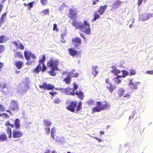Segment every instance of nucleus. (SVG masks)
<instances>
[{"label": "nucleus", "instance_id": "nucleus-43", "mask_svg": "<svg viewBox=\"0 0 153 153\" xmlns=\"http://www.w3.org/2000/svg\"><path fill=\"white\" fill-rule=\"evenodd\" d=\"M129 71L130 76L134 75L136 74V71L133 69L130 70Z\"/></svg>", "mask_w": 153, "mask_h": 153}, {"label": "nucleus", "instance_id": "nucleus-12", "mask_svg": "<svg viewBox=\"0 0 153 153\" xmlns=\"http://www.w3.org/2000/svg\"><path fill=\"white\" fill-rule=\"evenodd\" d=\"M140 83L139 82H133L131 81L128 85L130 86V89L133 91L137 89V86L139 85Z\"/></svg>", "mask_w": 153, "mask_h": 153}, {"label": "nucleus", "instance_id": "nucleus-30", "mask_svg": "<svg viewBox=\"0 0 153 153\" xmlns=\"http://www.w3.org/2000/svg\"><path fill=\"white\" fill-rule=\"evenodd\" d=\"M125 92V90L123 88H120L118 91V94L120 97L123 95Z\"/></svg>", "mask_w": 153, "mask_h": 153}, {"label": "nucleus", "instance_id": "nucleus-16", "mask_svg": "<svg viewBox=\"0 0 153 153\" xmlns=\"http://www.w3.org/2000/svg\"><path fill=\"white\" fill-rule=\"evenodd\" d=\"M99 71V69L98 66H93L92 67L91 73L94 77L97 76Z\"/></svg>", "mask_w": 153, "mask_h": 153}, {"label": "nucleus", "instance_id": "nucleus-61", "mask_svg": "<svg viewBox=\"0 0 153 153\" xmlns=\"http://www.w3.org/2000/svg\"><path fill=\"white\" fill-rule=\"evenodd\" d=\"M122 77V76L120 75H117L116 77H114V79H119V78H120L121 77Z\"/></svg>", "mask_w": 153, "mask_h": 153}, {"label": "nucleus", "instance_id": "nucleus-5", "mask_svg": "<svg viewBox=\"0 0 153 153\" xmlns=\"http://www.w3.org/2000/svg\"><path fill=\"white\" fill-rule=\"evenodd\" d=\"M39 87L42 89H43L45 91L53 90L55 89L56 90H60V88H55V86L51 84L47 83L45 82H44L42 85H39Z\"/></svg>", "mask_w": 153, "mask_h": 153}, {"label": "nucleus", "instance_id": "nucleus-1", "mask_svg": "<svg viewBox=\"0 0 153 153\" xmlns=\"http://www.w3.org/2000/svg\"><path fill=\"white\" fill-rule=\"evenodd\" d=\"M72 25L75 27L76 29H79L87 34L89 35L91 33L90 25L86 21H84L83 25L81 23L78 22L75 20L72 22Z\"/></svg>", "mask_w": 153, "mask_h": 153}, {"label": "nucleus", "instance_id": "nucleus-23", "mask_svg": "<svg viewBox=\"0 0 153 153\" xmlns=\"http://www.w3.org/2000/svg\"><path fill=\"white\" fill-rule=\"evenodd\" d=\"M72 42L74 43H76L79 45L81 44V39L80 38L76 37L72 39Z\"/></svg>", "mask_w": 153, "mask_h": 153}, {"label": "nucleus", "instance_id": "nucleus-28", "mask_svg": "<svg viewBox=\"0 0 153 153\" xmlns=\"http://www.w3.org/2000/svg\"><path fill=\"white\" fill-rule=\"evenodd\" d=\"M71 81V78L68 75V76L63 79V81L68 85L70 84Z\"/></svg>", "mask_w": 153, "mask_h": 153}, {"label": "nucleus", "instance_id": "nucleus-7", "mask_svg": "<svg viewBox=\"0 0 153 153\" xmlns=\"http://www.w3.org/2000/svg\"><path fill=\"white\" fill-rule=\"evenodd\" d=\"M14 124H11L9 121H7L6 122L5 125L6 126H10L12 128L15 127L16 129H18L20 128V121L18 118L16 119L14 121Z\"/></svg>", "mask_w": 153, "mask_h": 153}, {"label": "nucleus", "instance_id": "nucleus-55", "mask_svg": "<svg viewBox=\"0 0 153 153\" xmlns=\"http://www.w3.org/2000/svg\"><path fill=\"white\" fill-rule=\"evenodd\" d=\"M55 128L54 127H53V128H51V134H55Z\"/></svg>", "mask_w": 153, "mask_h": 153}, {"label": "nucleus", "instance_id": "nucleus-35", "mask_svg": "<svg viewBox=\"0 0 153 153\" xmlns=\"http://www.w3.org/2000/svg\"><path fill=\"white\" fill-rule=\"evenodd\" d=\"M64 139L62 137H56V141L57 143L61 142L63 141Z\"/></svg>", "mask_w": 153, "mask_h": 153}, {"label": "nucleus", "instance_id": "nucleus-32", "mask_svg": "<svg viewBox=\"0 0 153 153\" xmlns=\"http://www.w3.org/2000/svg\"><path fill=\"white\" fill-rule=\"evenodd\" d=\"M44 125L46 126H50L52 125L51 121L45 119L44 120Z\"/></svg>", "mask_w": 153, "mask_h": 153}, {"label": "nucleus", "instance_id": "nucleus-39", "mask_svg": "<svg viewBox=\"0 0 153 153\" xmlns=\"http://www.w3.org/2000/svg\"><path fill=\"white\" fill-rule=\"evenodd\" d=\"M42 12L43 15H47L49 13V9H47L42 10Z\"/></svg>", "mask_w": 153, "mask_h": 153}, {"label": "nucleus", "instance_id": "nucleus-15", "mask_svg": "<svg viewBox=\"0 0 153 153\" xmlns=\"http://www.w3.org/2000/svg\"><path fill=\"white\" fill-rule=\"evenodd\" d=\"M14 65L16 67L17 69H20L24 65V63L21 60H18L14 62Z\"/></svg>", "mask_w": 153, "mask_h": 153}, {"label": "nucleus", "instance_id": "nucleus-18", "mask_svg": "<svg viewBox=\"0 0 153 153\" xmlns=\"http://www.w3.org/2000/svg\"><path fill=\"white\" fill-rule=\"evenodd\" d=\"M153 17V14H147L145 13L142 15L143 21H145L149 19L150 18Z\"/></svg>", "mask_w": 153, "mask_h": 153}, {"label": "nucleus", "instance_id": "nucleus-51", "mask_svg": "<svg viewBox=\"0 0 153 153\" xmlns=\"http://www.w3.org/2000/svg\"><path fill=\"white\" fill-rule=\"evenodd\" d=\"M92 4L93 5H95L97 3L99 2V0H92Z\"/></svg>", "mask_w": 153, "mask_h": 153}, {"label": "nucleus", "instance_id": "nucleus-13", "mask_svg": "<svg viewBox=\"0 0 153 153\" xmlns=\"http://www.w3.org/2000/svg\"><path fill=\"white\" fill-rule=\"evenodd\" d=\"M68 51L69 54L73 56H76L80 53V51H78L73 48H69Z\"/></svg>", "mask_w": 153, "mask_h": 153}, {"label": "nucleus", "instance_id": "nucleus-47", "mask_svg": "<svg viewBox=\"0 0 153 153\" xmlns=\"http://www.w3.org/2000/svg\"><path fill=\"white\" fill-rule=\"evenodd\" d=\"M57 25L56 24H54L53 25V30H55L56 32L59 31V29L57 28Z\"/></svg>", "mask_w": 153, "mask_h": 153}, {"label": "nucleus", "instance_id": "nucleus-6", "mask_svg": "<svg viewBox=\"0 0 153 153\" xmlns=\"http://www.w3.org/2000/svg\"><path fill=\"white\" fill-rule=\"evenodd\" d=\"M58 64L59 62L57 60L52 58L48 61L47 66L51 68H58Z\"/></svg>", "mask_w": 153, "mask_h": 153}, {"label": "nucleus", "instance_id": "nucleus-59", "mask_svg": "<svg viewBox=\"0 0 153 153\" xmlns=\"http://www.w3.org/2000/svg\"><path fill=\"white\" fill-rule=\"evenodd\" d=\"M3 3H1L0 4V13L1 12L2 9L3 8Z\"/></svg>", "mask_w": 153, "mask_h": 153}, {"label": "nucleus", "instance_id": "nucleus-58", "mask_svg": "<svg viewBox=\"0 0 153 153\" xmlns=\"http://www.w3.org/2000/svg\"><path fill=\"white\" fill-rule=\"evenodd\" d=\"M65 88H60V90L62 93H64L65 94Z\"/></svg>", "mask_w": 153, "mask_h": 153}, {"label": "nucleus", "instance_id": "nucleus-9", "mask_svg": "<svg viewBox=\"0 0 153 153\" xmlns=\"http://www.w3.org/2000/svg\"><path fill=\"white\" fill-rule=\"evenodd\" d=\"M25 57L26 60L29 61L30 58L35 59L36 58L35 55L31 52L28 50L24 52Z\"/></svg>", "mask_w": 153, "mask_h": 153}, {"label": "nucleus", "instance_id": "nucleus-11", "mask_svg": "<svg viewBox=\"0 0 153 153\" xmlns=\"http://www.w3.org/2000/svg\"><path fill=\"white\" fill-rule=\"evenodd\" d=\"M23 135V133L21 131L13 129L12 132V137L14 138H17L22 137Z\"/></svg>", "mask_w": 153, "mask_h": 153}, {"label": "nucleus", "instance_id": "nucleus-17", "mask_svg": "<svg viewBox=\"0 0 153 153\" xmlns=\"http://www.w3.org/2000/svg\"><path fill=\"white\" fill-rule=\"evenodd\" d=\"M70 13L69 14V17L71 19L76 18L77 13L76 11L71 9H70Z\"/></svg>", "mask_w": 153, "mask_h": 153}, {"label": "nucleus", "instance_id": "nucleus-56", "mask_svg": "<svg viewBox=\"0 0 153 153\" xmlns=\"http://www.w3.org/2000/svg\"><path fill=\"white\" fill-rule=\"evenodd\" d=\"M66 34V31L63 32L61 34V36L62 37L65 36Z\"/></svg>", "mask_w": 153, "mask_h": 153}, {"label": "nucleus", "instance_id": "nucleus-57", "mask_svg": "<svg viewBox=\"0 0 153 153\" xmlns=\"http://www.w3.org/2000/svg\"><path fill=\"white\" fill-rule=\"evenodd\" d=\"M143 1V0H138L137 4L138 6H140L141 4Z\"/></svg>", "mask_w": 153, "mask_h": 153}, {"label": "nucleus", "instance_id": "nucleus-64", "mask_svg": "<svg viewBox=\"0 0 153 153\" xmlns=\"http://www.w3.org/2000/svg\"><path fill=\"white\" fill-rule=\"evenodd\" d=\"M50 150H48L45 153H50Z\"/></svg>", "mask_w": 153, "mask_h": 153}, {"label": "nucleus", "instance_id": "nucleus-38", "mask_svg": "<svg viewBox=\"0 0 153 153\" xmlns=\"http://www.w3.org/2000/svg\"><path fill=\"white\" fill-rule=\"evenodd\" d=\"M5 47L3 45H0V54L3 52L4 51Z\"/></svg>", "mask_w": 153, "mask_h": 153}, {"label": "nucleus", "instance_id": "nucleus-31", "mask_svg": "<svg viewBox=\"0 0 153 153\" xmlns=\"http://www.w3.org/2000/svg\"><path fill=\"white\" fill-rule=\"evenodd\" d=\"M51 70L49 71V74L52 76H55L56 75V73L55 72V70H57L58 68H51Z\"/></svg>", "mask_w": 153, "mask_h": 153}, {"label": "nucleus", "instance_id": "nucleus-63", "mask_svg": "<svg viewBox=\"0 0 153 153\" xmlns=\"http://www.w3.org/2000/svg\"><path fill=\"white\" fill-rule=\"evenodd\" d=\"M54 134H51V137L54 140L55 139V138L54 137V136H55Z\"/></svg>", "mask_w": 153, "mask_h": 153}, {"label": "nucleus", "instance_id": "nucleus-22", "mask_svg": "<svg viewBox=\"0 0 153 153\" xmlns=\"http://www.w3.org/2000/svg\"><path fill=\"white\" fill-rule=\"evenodd\" d=\"M75 69H73L72 71L69 73V74L68 75L71 78L73 77L77 78L79 76V74L77 73H74V72L75 71Z\"/></svg>", "mask_w": 153, "mask_h": 153}, {"label": "nucleus", "instance_id": "nucleus-25", "mask_svg": "<svg viewBox=\"0 0 153 153\" xmlns=\"http://www.w3.org/2000/svg\"><path fill=\"white\" fill-rule=\"evenodd\" d=\"M7 139V136L5 133H3L0 134V141H5Z\"/></svg>", "mask_w": 153, "mask_h": 153}, {"label": "nucleus", "instance_id": "nucleus-21", "mask_svg": "<svg viewBox=\"0 0 153 153\" xmlns=\"http://www.w3.org/2000/svg\"><path fill=\"white\" fill-rule=\"evenodd\" d=\"M75 94L78 97L80 100H82L83 99L84 95L83 92L81 91H76L75 93Z\"/></svg>", "mask_w": 153, "mask_h": 153}, {"label": "nucleus", "instance_id": "nucleus-8", "mask_svg": "<svg viewBox=\"0 0 153 153\" xmlns=\"http://www.w3.org/2000/svg\"><path fill=\"white\" fill-rule=\"evenodd\" d=\"M105 82L107 84L106 88L111 93H112L113 90L116 88V86L112 85L110 80L108 79H106Z\"/></svg>", "mask_w": 153, "mask_h": 153}, {"label": "nucleus", "instance_id": "nucleus-26", "mask_svg": "<svg viewBox=\"0 0 153 153\" xmlns=\"http://www.w3.org/2000/svg\"><path fill=\"white\" fill-rule=\"evenodd\" d=\"M6 131L8 135V138H11L12 137V134L11 128L9 127H7L6 128Z\"/></svg>", "mask_w": 153, "mask_h": 153}, {"label": "nucleus", "instance_id": "nucleus-40", "mask_svg": "<svg viewBox=\"0 0 153 153\" xmlns=\"http://www.w3.org/2000/svg\"><path fill=\"white\" fill-rule=\"evenodd\" d=\"M34 2V1L31 2L27 4H25V5L28 7L29 8V9H30V8H32L33 7V4Z\"/></svg>", "mask_w": 153, "mask_h": 153}, {"label": "nucleus", "instance_id": "nucleus-41", "mask_svg": "<svg viewBox=\"0 0 153 153\" xmlns=\"http://www.w3.org/2000/svg\"><path fill=\"white\" fill-rule=\"evenodd\" d=\"M48 0H40V2L42 5H46L48 4Z\"/></svg>", "mask_w": 153, "mask_h": 153}, {"label": "nucleus", "instance_id": "nucleus-48", "mask_svg": "<svg viewBox=\"0 0 153 153\" xmlns=\"http://www.w3.org/2000/svg\"><path fill=\"white\" fill-rule=\"evenodd\" d=\"M49 93V94L51 95L52 97L54 96L56 94H57V92L54 91H50Z\"/></svg>", "mask_w": 153, "mask_h": 153}, {"label": "nucleus", "instance_id": "nucleus-10", "mask_svg": "<svg viewBox=\"0 0 153 153\" xmlns=\"http://www.w3.org/2000/svg\"><path fill=\"white\" fill-rule=\"evenodd\" d=\"M76 101H72L70 103L66 108L68 110L74 113L75 112V108L76 107Z\"/></svg>", "mask_w": 153, "mask_h": 153}, {"label": "nucleus", "instance_id": "nucleus-50", "mask_svg": "<svg viewBox=\"0 0 153 153\" xmlns=\"http://www.w3.org/2000/svg\"><path fill=\"white\" fill-rule=\"evenodd\" d=\"M147 74H149L153 75V70H149L147 71L146 72Z\"/></svg>", "mask_w": 153, "mask_h": 153}, {"label": "nucleus", "instance_id": "nucleus-46", "mask_svg": "<svg viewBox=\"0 0 153 153\" xmlns=\"http://www.w3.org/2000/svg\"><path fill=\"white\" fill-rule=\"evenodd\" d=\"M87 103L88 105H90L94 103V101L92 100H90L87 102Z\"/></svg>", "mask_w": 153, "mask_h": 153}, {"label": "nucleus", "instance_id": "nucleus-3", "mask_svg": "<svg viewBox=\"0 0 153 153\" xmlns=\"http://www.w3.org/2000/svg\"><path fill=\"white\" fill-rule=\"evenodd\" d=\"M96 104L98 106H96L92 108L93 113L99 112L101 111L108 109L111 107L110 103L106 101H105L102 103L100 101H97Z\"/></svg>", "mask_w": 153, "mask_h": 153}, {"label": "nucleus", "instance_id": "nucleus-42", "mask_svg": "<svg viewBox=\"0 0 153 153\" xmlns=\"http://www.w3.org/2000/svg\"><path fill=\"white\" fill-rule=\"evenodd\" d=\"M61 102V100L60 98H57L54 100V102L56 104H59Z\"/></svg>", "mask_w": 153, "mask_h": 153}, {"label": "nucleus", "instance_id": "nucleus-19", "mask_svg": "<svg viewBox=\"0 0 153 153\" xmlns=\"http://www.w3.org/2000/svg\"><path fill=\"white\" fill-rule=\"evenodd\" d=\"M65 94H66L71 95H74L75 92L73 91V89L69 87H68L65 88Z\"/></svg>", "mask_w": 153, "mask_h": 153}, {"label": "nucleus", "instance_id": "nucleus-24", "mask_svg": "<svg viewBox=\"0 0 153 153\" xmlns=\"http://www.w3.org/2000/svg\"><path fill=\"white\" fill-rule=\"evenodd\" d=\"M111 68H112V70L111 71V72L114 74V75H117L121 72L120 70L117 69L115 67L113 66L111 67Z\"/></svg>", "mask_w": 153, "mask_h": 153}, {"label": "nucleus", "instance_id": "nucleus-49", "mask_svg": "<svg viewBox=\"0 0 153 153\" xmlns=\"http://www.w3.org/2000/svg\"><path fill=\"white\" fill-rule=\"evenodd\" d=\"M5 108L2 105L0 104V111H5Z\"/></svg>", "mask_w": 153, "mask_h": 153}, {"label": "nucleus", "instance_id": "nucleus-2", "mask_svg": "<svg viewBox=\"0 0 153 153\" xmlns=\"http://www.w3.org/2000/svg\"><path fill=\"white\" fill-rule=\"evenodd\" d=\"M46 59L45 54L42 56V58L40 59L38 61V64L36 68L33 70V72L38 74L40 71L43 72L47 69V67L45 64V62Z\"/></svg>", "mask_w": 153, "mask_h": 153}, {"label": "nucleus", "instance_id": "nucleus-53", "mask_svg": "<svg viewBox=\"0 0 153 153\" xmlns=\"http://www.w3.org/2000/svg\"><path fill=\"white\" fill-rule=\"evenodd\" d=\"M1 117L4 116L6 118H9V116L6 113H2L1 114Z\"/></svg>", "mask_w": 153, "mask_h": 153}, {"label": "nucleus", "instance_id": "nucleus-4", "mask_svg": "<svg viewBox=\"0 0 153 153\" xmlns=\"http://www.w3.org/2000/svg\"><path fill=\"white\" fill-rule=\"evenodd\" d=\"M107 7L108 6L106 4L100 6L97 11L94 12L92 21L94 22L100 18V15H102L104 13Z\"/></svg>", "mask_w": 153, "mask_h": 153}, {"label": "nucleus", "instance_id": "nucleus-45", "mask_svg": "<svg viewBox=\"0 0 153 153\" xmlns=\"http://www.w3.org/2000/svg\"><path fill=\"white\" fill-rule=\"evenodd\" d=\"M45 130L47 134H49L50 132V127H46L45 128Z\"/></svg>", "mask_w": 153, "mask_h": 153}, {"label": "nucleus", "instance_id": "nucleus-62", "mask_svg": "<svg viewBox=\"0 0 153 153\" xmlns=\"http://www.w3.org/2000/svg\"><path fill=\"white\" fill-rule=\"evenodd\" d=\"M93 137L95 139H96V140H98L99 142H101L102 141L101 139H99L97 137Z\"/></svg>", "mask_w": 153, "mask_h": 153}, {"label": "nucleus", "instance_id": "nucleus-20", "mask_svg": "<svg viewBox=\"0 0 153 153\" xmlns=\"http://www.w3.org/2000/svg\"><path fill=\"white\" fill-rule=\"evenodd\" d=\"M122 3V2L119 0L116 1L112 6V7L114 9L118 8Z\"/></svg>", "mask_w": 153, "mask_h": 153}, {"label": "nucleus", "instance_id": "nucleus-60", "mask_svg": "<svg viewBox=\"0 0 153 153\" xmlns=\"http://www.w3.org/2000/svg\"><path fill=\"white\" fill-rule=\"evenodd\" d=\"M79 34H80V36L81 37H82L83 38V39L85 40L86 39L85 37L84 36L83 34L82 33H80Z\"/></svg>", "mask_w": 153, "mask_h": 153}, {"label": "nucleus", "instance_id": "nucleus-33", "mask_svg": "<svg viewBox=\"0 0 153 153\" xmlns=\"http://www.w3.org/2000/svg\"><path fill=\"white\" fill-rule=\"evenodd\" d=\"M16 55L18 58L23 59L24 58L23 55L20 51H18L16 53Z\"/></svg>", "mask_w": 153, "mask_h": 153}, {"label": "nucleus", "instance_id": "nucleus-36", "mask_svg": "<svg viewBox=\"0 0 153 153\" xmlns=\"http://www.w3.org/2000/svg\"><path fill=\"white\" fill-rule=\"evenodd\" d=\"M122 72L123 73L122 76L123 77H125L126 76L128 75L129 74L128 72L126 70H123Z\"/></svg>", "mask_w": 153, "mask_h": 153}, {"label": "nucleus", "instance_id": "nucleus-27", "mask_svg": "<svg viewBox=\"0 0 153 153\" xmlns=\"http://www.w3.org/2000/svg\"><path fill=\"white\" fill-rule=\"evenodd\" d=\"M8 39L5 36H0V43H4L7 42Z\"/></svg>", "mask_w": 153, "mask_h": 153}, {"label": "nucleus", "instance_id": "nucleus-54", "mask_svg": "<svg viewBox=\"0 0 153 153\" xmlns=\"http://www.w3.org/2000/svg\"><path fill=\"white\" fill-rule=\"evenodd\" d=\"M6 14L7 13H4L1 15V16L0 18L2 19H4V18L6 17Z\"/></svg>", "mask_w": 153, "mask_h": 153}, {"label": "nucleus", "instance_id": "nucleus-14", "mask_svg": "<svg viewBox=\"0 0 153 153\" xmlns=\"http://www.w3.org/2000/svg\"><path fill=\"white\" fill-rule=\"evenodd\" d=\"M12 43L16 47L17 49L21 50H23L24 49V45L19 40L17 41H16L13 42Z\"/></svg>", "mask_w": 153, "mask_h": 153}, {"label": "nucleus", "instance_id": "nucleus-37", "mask_svg": "<svg viewBox=\"0 0 153 153\" xmlns=\"http://www.w3.org/2000/svg\"><path fill=\"white\" fill-rule=\"evenodd\" d=\"M131 93V92H128L126 94H125L123 96V97L124 98H126V99H128L130 98L131 97V95L130 94Z\"/></svg>", "mask_w": 153, "mask_h": 153}, {"label": "nucleus", "instance_id": "nucleus-34", "mask_svg": "<svg viewBox=\"0 0 153 153\" xmlns=\"http://www.w3.org/2000/svg\"><path fill=\"white\" fill-rule=\"evenodd\" d=\"M82 102H79V103H78V105L76 107V111L77 112L80 110V109H81L82 108Z\"/></svg>", "mask_w": 153, "mask_h": 153}, {"label": "nucleus", "instance_id": "nucleus-52", "mask_svg": "<svg viewBox=\"0 0 153 153\" xmlns=\"http://www.w3.org/2000/svg\"><path fill=\"white\" fill-rule=\"evenodd\" d=\"M114 80H115L116 83H117V84H118L121 82V80H120L118 79H114Z\"/></svg>", "mask_w": 153, "mask_h": 153}, {"label": "nucleus", "instance_id": "nucleus-29", "mask_svg": "<svg viewBox=\"0 0 153 153\" xmlns=\"http://www.w3.org/2000/svg\"><path fill=\"white\" fill-rule=\"evenodd\" d=\"M11 108L13 110L17 109L18 108L17 103L14 101H13L11 103Z\"/></svg>", "mask_w": 153, "mask_h": 153}, {"label": "nucleus", "instance_id": "nucleus-44", "mask_svg": "<svg viewBox=\"0 0 153 153\" xmlns=\"http://www.w3.org/2000/svg\"><path fill=\"white\" fill-rule=\"evenodd\" d=\"M73 91H74H74H75L76 89L78 88V86L76 84L75 82H74L73 83Z\"/></svg>", "mask_w": 153, "mask_h": 153}]
</instances>
